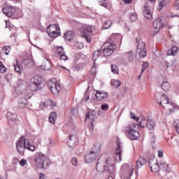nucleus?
<instances>
[{
	"mask_svg": "<svg viewBox=\"0 0 179 179\" xmlns=\"http://www.w3.org/2000/svg\"><path fill=\"white\" fill-rule=\"evenodd\" d=\"M142 127V128H147L150 131H155L156 127V122L153 120L148 119L147 120H143L138 124L131 123L124 127V132L130 141H138L141 138V134L137 130V128Z\"/></svg>",
	"mask_w": 179,
	"mask_h": 179,
	"instance_id": "nucleus-1",
	"label": "nucleus"
},
{
	"mask_svg": "<svg viewBox=\"0 0 179 179\" xmlns=\"http://www.w3.org/2000/svg\"><path fill=\"white\" fill-rule=\"evenodd\" d=\"M22 83L25 86V90H30L31 92H36L37 90H41L44 86H45V81L44 78L40 76H36L32 78L29 83H26L23 80H20L18 85H22Z\"/></svg>",
	"mask_w": 179,
	"mask_h": 179,
	"instance_id": "nucleus-2",
	"label": "nucleus"
},
{
	"mask_svg": "<svg viewBox=\"0 0 179 179\" xmlns=\"http://www.w3.org/2000/svg\"><path fill=\"white\" fill-rule=\"evenodd\" d=\"M101 158H99L96 163V169L98 173H106L107 176H112L113 173L115 171V161L113 159L109 158L108 159H106L103 164V170L101 169Z\"/></svg>",
	"mask_w": 179,
	"mask_h": 179,
	"instance_id": "nucleus-3",
	"label": "nucleus"
},
{
	"mask_svg": "<svg viewBox=\"0 0 179 179\" xmlns=\"http://www.w3.org/2000/svg\"><path fill=\"white\" fill-rule=\"evenodd\" d=\"M25 149L29 152H36V147L31 145L24 136H22L16 143V150L20 155H23Z\"/></svg>",
	"mask_w": 179,
	"mask_h": 179,
	"instance_id": "nucleus-4",
	"label": "nucleus"
},
{
	"mask_svg": "<svg viewBox=\"0 0 179 179\" xmlns=\"http://www.w3.org/2000/svg\"><path fill=\"white\" fill-rule=\"evenodd\" d=\"M15 92L17 94H24V97L18 101L20 107H24L27 104V100L31 99V92L27 91L26 85H23V83L18 84V85L15 87Z\"/></svg>",
	"mask_w": 179,
	"mask_h": 179,
	"instance_id": "nucleus-5",
	"label": "nucleus"
},
{
	"mask_svg": "<svg viewBox=\"0 0 179 179\" xmlns=\"http://www.w3.org/2000/svg\"><path fill=\"white\" fill-rule=\"evenodd\" d=\"M101 150V145L99 143H96L92 148V150L85 156V160L86 163H93L97 157H99V153Z\"/></svg>",
	"mask_w": 179,
	"mask_h": 179,
	"instance_id": "nucleus-6",
	"label": "nucleus"
},
{
	"mask_svg": "<svg viewBox=\"0 0 179 179\" xmlns=\"http://www.w3.org/2000/svg\"><path fill=\"white\" fill-rule=\"evenodd\" d=\"M48 86L50 90L55 96H58V94L61 92V85L57 82V79L52 78L48 82Z\"/></svg>",
	"mask_w": 179,
	"mask_h": 179,
	"instance_id": "nucleus-7",
	"label": "nucleus"
},
{
	"mask_svg": "<svg viewBox=\"0 0 179 179\" xmlns=\"http://www.w3.org/2000/svg\"><path fill=\"white\" fill-rule=\"evenodd\" d=\"M155 97L157 99V103L159 104V106L164 108H166V106L169 107V106L174 107L173 103H169V96H167L166 94H157Z\"/></svg>",
	"mask_w": 179,
	"mask_h": 179,
	"instance_id": "nucleus-8",
	"label": "nucleus"
},
{
	"mask_svg": "<svg viewBox=\"0 0 179 179\" xmlns=\"http://www.w3.org/2000/svg\"><path fill=\"white\" fill-rule=\"evenodd\" d=\"M47 157L41 152H38L35 155L34 163L37 167H42V169H47L45 166V161Z\"/></svg>",
	"mask_w": 179,
	"mask_h": 179,
	"instance_id": "nucleus-9",
	"label": "nucleus"
},
{
	"mask_svg": "<svg viewBox=\"0 0 179 179\" xmlns=\"http://www.w3.org/2000/svg\"><path fill=\"white\" fill-rule=\"evenodd\" d=\"M59 27L56 24H51L46 29L48 34L50 37H52L53 38L59 36Z\"/></svg>",
	"mask_w": 179,
	"mask_h": 179,
	"instance_id": "nucleus-10",
	"label": "nucleus"
},
{
	"mask_svg": "<svg viewBox=\"0 0 179 179\" xmlns=\"http://www.w3.org/2000/svg\"><path fill=\"white\" fill-rule=\"evenodd\" d=\"M103 55L105 57H110L114 52V50H115V45L111 43L106 42L102 45Z\"/></svg>",
	"mask_w": 179,
	"mask_h": 179,
	"instance_id": "nucleus-11",
	"label": "nucleus"
},
{
	"mask_svg": "<svg viewBox=\"0 0 179 179\" xmlns=\"http://www.w3.org/2000/svg\"><path fill=\"white\" fill-rule=\"evenodd\" d=\"M163 26H164V24H163L161 17H157L155 19L153 22V29L151 31L152 36L157 34V33H159V31L163 29Z\"/></svg>",
	"mask_w": 179,
	"mask_h": 179,
	"instance_id": "nucleus-12",
	"label": "nucleus"
},
{
	"mask_svg": "<svg viewBox=\"0 0 179 179\" xmlns=\"http://www.w3.org/2000/svg\"><path fill=\"white\" fill-rule=\"evenodd\" d=\"M136 42L137 43V53L139 55L141 58H145V57H146V49L145 48V43L142 41V40H139L138 38L136 39Z\"/></svg>",
	"mask_w": 179,
	"mask_h": 179,
	"instance_id": "nucleus-13",
	"label": "nucleus"
},
{
	"mask_svg": "<svg viewBox=\"0 0 179 179\" xmlns=\"http://www.w3.org/2000/svg\"><path fill=\"white\" fill-rule=\"evenodd\" d=\"M122 170L124 173L121 176L122 179H129L132 174H134V169L128 166L127 164H124L122 166Z\"/></svg>",
	"mask_w": 179,
	"mask_h": 179,
	"instance_id": "nucleus-14",
	"label": "nucleus"
},
{
	"mask_svg": "<svg viewBox=\"0 0 179 179\" xmlns=\"http://www.w3.org/2000/svg\"><path fill=\"white\" fill-rule=\"evenodd\" d=\"M2 12L6 16L10 17V16H13L15 13V7L10 4H6L3 6Z\"/></svg>",
	"mask_w": 179,
	"mask_h": 179,
	"instance_id": "nucleus-15",
	"label": "nucleus"
},
{
	"mask_svg": "<svg viewBox=\"0 0 179 179\" xmlns=\"http://www.w3.org/2000/svg\"><path fill=\"white\" fill-rule=\"evenodd\" d=\"M157 166H155L156 170L153 171V166L150 165L151 171H154L155 173H157V171H159V169H161V170H164V171H166L167 170V169H169V164H167V163H166V162L162 161V162H160V164H159V162H156Z\"/></svg>",
	"mask_w": 179,
	"mask_h": 179,
	"instance_id": "nucleus-16",
	"label": "nucleus"
},
{
	"mask_svg": "<svg viewBox=\"0 0 179 179\" xmlns=\"http://www.w3.org/2000/svg\"><path fill=\"white\" fill-rule=\"evenodd\" d=\"M78 143H79V141L76 135H70L66 142L67 146L69 148H75Z\"/></svg>",
	"mask_w": 179,
	"mask_h": 179,
	"instance_id": "nucleus-17",
	"label": "nucleus"
},
{
	"mask_svg": "<svg viewBox=\"0 0 179 179\" xmlns=\"http://www.w3.org/2000/svg\"><path fill=\"white\" fill-rule=\"evenodd\" d=\"M143 13L145 19H148V20L152 19V8H150V6H149V4L145 3L144 5V7L143 8Z\"/></svg>",
	"mask_w": 179,
	"mask_h": 179,
	"instance_id": "nucleus-18",
	"label": "nucleus"
},
{
	"mask_svg": "<svg viewBox=\"0 0 179 179\" xmlns=\"http://www.w3.org/2000/svg\"><path fill=\"white\" fill-rule=\"evenodd\" d=\"M56 49H57V54H59L62 61H68V59H69L68 56H66V54L65 53V50L62 46L56 47Z\"/></svg>",
	"mask_w": 179,
	"mask_h": 179,
	"instance_id": "nucleus-19",
	"label": "nucleus"
},
{
	"mask_svg": "<svg viewBox=\"0 0 179 179\" xmlns=\"http://www.w3.org/2000/svg\"><path fill=\"white\" fill-rule=\"evenodd\" d=\"M115 160L117 162H121V142L117 141V147L115 149Z\"/></svg>",
	"mask_w": 179,
	"mask_h": 179,
	"instance_id": "nucleus-20",
	"label": "nucleus"
},
{
	"mask_svg": "<svg viewBox=\"0 0 179 179\" xmlns=\"http://www.w3.org/2000/svg\"><path fill=\"white\" fill-rule=\"evenodd\" d=\"M7 118H8V122H10V121L12 122H14L15 124H16L17 122V115H16L15 113L8 112L7 113Z\"/></svg>",
	"mask_w": 179,
	"mask_h": 179,
	"instance_id": "nucleus-21",
	"label": "nucleus"
},
{
	"mask_svg": "<svg viewBox=\"0 0 179 179\" xmlns=\"http://www.w3.org/2000/svg\"><path fill=\"white\" fill-rule=\"evenodd\" d=\"M124 57L127 58L129 62H134V61L135 60V58H136V55H135L134 52L130 50L124 53Z\"/></svg>",
	"mask_w": 179,
	"mask_h": 179,
	"instance_id": "nucleus-22",
	"label": "nucleus"
},
{
	"mask_svg": "<svg viewBox=\"0 0 179 179\" xmlns=\"http://www.w3.org/2000/svg\"><path fill=\"white\" fill-rule=\"evenodd\" d=\"M146 164V159L142 157H140L138 159L136 162V170H139L141 167Z\"/></svg>",
	"mask_w": 179,
	"mask_h": 179,
	"instance_id": "nucleus-23",
	"label": "nucleus"
},
{
	"mask_svg": "<svg viewBox=\"0 0 179 179\" xmlns=\"http://www.w3.org/2000/svg\"><path fill=\"white\" fill-rule=\"evenodd\" d=\"M97 100H103V99H106L108 96V93L104 92L103 91L99 92L96 91V93L95 94Z\"/></svg>",
	"mask_w": 179,
	"mask_h": 179,
	"instance_id": "nucleus-24",
	"label": "nucleus"
},
{
	"mask_svg": "<svg viewBox=\"0 0 179 179\" xmlns=\"http://www.w3.org/2000/svg\"><path fill=\"white\" fill-rule=\"evenodd\" d=\"M178 54V47L173 46L171 49L168 50L167 55L174 56Z\"/></svg>",
	"mask_w": 179,
	"mask_h": 179,
	"instance_id": "nucleus-25",
	"label": "nucleus"
},
{
	"mask_svg": "<svg viewBox=\"0 0 179 179\" xmlns=\"http://www.w3.org/2000/svg\"><path fill=\"white\" fill-rule=\"evenodd\" d=\"M161 86L164 92H169L171 89V85L168 81L163 82Z\"/></svg>",
	"mask_w": 179,
	"mask_h": 179,
	"instance_id": "nucleus-26",
	"label": "nucleus"
},
{
	"mask_svg": "<svg viewBox=\"0 0 179 179\" xmlns=\"http://www.w3.org/2000/svg\"><path fill=\"white\" fill-rule=\"evenodd\" d=\"M73 37H75V33L72 31H69L64 34V38H66L67 41H71Z\"/></svg>",
	"mask_w": 179,
	"mask_h": 179,
	"instance_id": "nucleus-27",
	"label": "nucleus"
},
{
	"mask_svg": "<svg viewBox=\"0 0 179 179\" xmlns=\"http://www.w3.org/2000/svg\"><path fill=\"white\" fill-rule=\"evenodd\" d=\"M112 24L113 22L110 20H106L103 22L102 28L103 29V30H107V29H110V27H111Z\"/></svg>",
	"mask_w": 179,
	"mask_h": 179,
	"instance_id": "nucleus-28",
	"label": "nucleus"
},
{
	"mask_svg": "<svg viewBox=\"0 0 179 179\" xmlns=\"http://www.w3.org/2000/svg\"><path fill=\"white\" fill-rule=\"evenodd\" d=\"M100 54H101V50H96L94 52L93 61H94V68L98 66L97 65H96V61H97V59L99 58V57H100Z\"/></svg>",
	"mask_w": 179,
	"mask_h": 179,
	"instance_id": "nucleus-29",
	"label": "nucleus"
},
{
	"mask_svg": "<svg viewBox=\"0 0 179 179\" xmlns=\"http://www.w3.org/2000/svg\"><path fill=\"white\" fill-rule=\"evenodd\" d=\"M90 118L91 121H94L96 118V110H91L86 115V120Z\"/></svg>",
	"mask_w": 179,
	"mask_h": 179,
	"instance_id": "nucleus-30",
	"label": "nucleus"
},
{
	"mask_svg": "<svg viewBox=\"0 0 179 179\" xmlns=\"http://www.w3.org/2000/svg\"><path fill=\"white\" fill-rule=\"evenodd\" d=\"M122 36L120 34H113L110 38L109 40L110 41H117V40H122Z\"/></svg>",
	"mask_w": 179,
	"mask_h": 179,
	"instance_id": "nucleus-31",
	"label": "nucleus"
},
{
	"mask_svg": "<svg viewBox=\"0 0 179 179\" xmlns=\"http://www.w3.org/2000/svg\"><path fill=\"white\" fill-rule=\"evenodd\" d=\"M110 85L114 89H117V87H120V86H121V81L118 80H111Z\"/></svg>",
	"mask_w": 179,
	"mask_h": 179,
	"instance_id": "nucleus-32",
	"label": "nucleus"
},
{
	"mask_svg": "<svg viewBox=\"0 0 179 179\" xmlns=\"http://www.w3.org/2000/svg\"><path fill=\"white\" fill-rule=\"evenodd\" d=\"M84 33L85 34H92V32L93 31V28L92 26L90 25H85L83 27Z\"/></svg>",
	"mask_w": 179,
	"mask_h": 179,
	"instance_id": "nucleus-33",
	"label": "nucleus"
},
{
	"mask_svg": "<svg viewBox=\"0 0 179 179\" xmlns=\"http://www.w3.org/2000/svg\"><path fill=\"white\" fill-rule=\"evenodd\" d=\"M55 118H57V113L52 112L49 116V122H51V124H55Z\"/></svg>",
	"mask_w": 179,
	"mask_h": 179,
	"instance_id": "nucleus-34",
	"label": "nucleus"
},
{
	"mask_svg": "<svg viewBox=\"0 0 179 179\" xmlns=\"http://www.w3.org/2000/svg\"><path fill=\"white\" fill-rule=\"evenodd\" d=\"M158 10H162L166 5H167V2H166V0H158Z\"/></svg>",
	"mask_w": 179,
	"mask_h": 179,
	"instance_id": "nucleus-35",
	"label": "nucleus"
},
{
	"mask_svg": "<svg viewBox=\"0 0 179 179\" xmlns=\"http://www.w3.org/2000/svg\"><path fill=\"white\" fill-rule=\"evenodd\" d=\"M169 103L173 105V107H172L171 106H166L165 105V107L167 108V110H169L170 113H173V111H174V110H176V108H178V106H177V105L176 103H174L173 102L169 101Z\"/></svg>",
	"mask_w": 179,
	"mask_h": 179,
	"instance_id": "nucleus-36",
	"label": "nucleus"
},
{
	"mask_svg": "<svg viewBox=\"0 0 179 179\" xmlns=\"http://www.w3.org/2000/svg\"><path fill=\"white\" fill-rule=\"evenodd\" d=\"M173 127L175 128V130L179 134V120H174V122H173Z\"/></svg>",
	"mask_w": 179,
	"mask_h": 179,
	"instance_id": "nucleus-37",
	"label": "nucleus"
},
{
	"mask_svg": "<svg viewBox=\"0 0 179 179\" xmlns=\"http://www.w3.org/2000/svg\"><path fill=\"white\" fill-rule=\"evenodd\" d=\"M3 52H5L6 55H9L10 52V48L9 46H4L2 49Z\"/></svg>",
	"mask_w": 179,
	"mask_h": 179,
	"instance_id": "nucleus-38",
	"label": "nucleus"
},
{
	"mask_svg": "<svg viewBox=\"0 0 179 179\" xmlns=\"http://www.w3.org/2000/svg\"><path fill=\"white\" fill-rule=\"evenodd\" d=\"M110 106L107 103H103L101 106V109L102 111H108Z\"/></svg>",
	"mask_w": 179,
	"mask_h": 179,
	"instance_id": "nucleus-39",
	"label": "nucleus"
},
{
	"mask_svg": "<svg viewBox=\"0 0 179 179\" xmlns=\"http://www.w3.org/2000/svg\"><path fill=\"white\" fill-rule=\"evenodd\" d=\"M130 19L131 22H136V20H138V16L136 15V13H132L130 15Z\"/></svg>",
	"mask_w": 179,
	"mask_h": 179,
	"instance_id": "nucleus-40",
	"label": "nucleus"
},
{
	"mask_svg": "<svg viewBox=\"0 0 179 179\" xmlns=\"http://www.w3.org/2000/svg\"><path fill=\"white\" fill-rule=\"evenodd\" d=\"M82 37H83V38H85L87 43H90L92 41V38H90V37H89V36H87L85 34H83L81 35Z\"/></svg>",
	"mask_w": 179,
	"mask_h": 179,
	"instance_id": "nucleus-41",
	"label": "nucleus"
},
{
	"mask_svg": "<svg viewBox=\"0 0 179 179\" xmlns=\"http://www.w3.org/2000/svg\"><path fill=\"white\" fill-rule=\"evenodd\" d=\"M71 163H72L73 166H78V158L73 157L71 159Z\"/></svg>",
	"mask_w": 179,
	"mask_h": 179,
	"instance_id": "nucleus-42",
	"label": "nucleus"
},
{
	"mask_svg": "<svg viewBox=\"0 0 179 179\" xmlns=\"http://www.w3.org/2000/svg\"><path fill=\"white\" fill-rule=\"evenodd\" d=\"M75 45L77 48H80V50H82L83 48V43L80 42H76L75 43Z\"/></svg>",
	"mask_w": 179,
	"mask_h": 179,
	"instance_id": "nucleus-43",
	"label": "nucleus"
},
{
	"mask_svg": "<svg viewBox=\"0 0 179 179\" xmlns=\"http://www.w3.org/2000/svg\"><path fill=\"white\" fill-rule=\"evenodd\" d=\"M20 164L22 167H24V166H26V164H27V160L25 159H21V161L20 162Z\"/></svg>",
	"mask_w": 179,
	"mask_h": 179,
	"instance_id": "nucleus-44",
	"label": "nucleus"
},
{
	"mask_svg": "<svg viewBox=\"0 0 179 179\" xmlns=\"http://www.w3.org/2000/svg\"><path fill=\"white\" fill-rule=\"evenodd\" d=\"M99 5L101 6H103V8H107V2H106V0H101L99 2Z\"/></svg>",
	"mask_w": 179,
	"mask_h": 179,
	"instance_id": "nucleus-45",
	"label": "nucleus"
},
{
	"mask_svg": "<svg viewBox=\"0 0 179 179\" xmlns=\"http://www.w3.org/2000/svg\"><path fill=\"white\" fill-rule=\"evenodd\" d=\"M111 72L115 75H118V73H120V70H118V68H111Z\"/></svg>",
	"mask_w": 179,
	"mask_h": 179,
	"instance_id": "nucleus-46",
	"label": "nucleus"
},
{
	"mask_svg": "<svg viewBox=\"0 0 179 179\" xmlns=\"http://www.w3.org/2000/svg\"><path fill=\"white\" fill-rule=\"evenodd\" d=\"M131 118L132 120H134V121H136V122L139 121V117H136V115H135V114L134 113H131Z\"/></svg>",
	"mask_w": 179,
	"mask_h": 179,
	"instance_id": "nucleus-47",
	"label": "nucleus"
},
{
	"mask_svg": "<svg viewBox=\"0 0 179 179\" xmlns=\"http://www.w3.org/2000/svg\"><path fill=\"white\" fill-rule=\"evenodd\" d=\"M85 101H87V100H89V89L86 90L85 92Z\"/></svg>",
	"mask_w": 179,
	"mask_h": 179,
	"instance_id": "nucleus-48",
	"label": "nucleus"
},
{
	"mask_svg": "<svg viewBox=\"0 0 179 179\" xmlns=\"http://www.w3.org/2000/svg\"><path fill=\"white\" fill-rule=\"evenodd\" d=\"M15 72H17V73H22V72H23V68H15L14 69Z\"/></svg>",
	"mask_w": 179,
	"mask_h": 179,
	"instance_id": "nucleus-49",
	"label": "nucleus"
},
{
	"mask_svg": "<svg viewBox=\"0 0 179 179\" xmlns=\"http://www.w3.org/2000/svg\"><path fill=\"white\" fill-rule=\"evenodd\" d=\"M124 5H129L134 2V0H122Z\"/></svg>",
	"mask_w": 179,
	"mask_h": 179,
	"instance_id": "nucleus-50",
	"label": "nucleus"
},
{
	"mask_svg": "<svg viewBox=\"0 0 179 179\" xmlns=\"http://www.w3.org/2000/svg\"><path fill=\"white\" fill-rule=\"evenodd\" d=\"M38 178L39 179H45V174L43 173H40L38 175Z\"/></svg>",
	"mask_w": 179,
	"mask_h": 179,
	"instance_id": "nucleus-51",
	"label": "nucleus"
},
{
	"mask_svg": "<svg viewBox=\"0 0 179 179\" xmlns=\"http://www.w3.org/2000/svg\"><path fill=\"white\" fill-rule=\"evenodd\" d=\"M14 68H20V66L19 65V60L15 59V63H14Z\"/></svg>",
	"mask_w": 179,
	"mask_h": 179,
	"instance_id": "nucleus-52",
	"label": "nucleus"
},
{
	"mask_svg": "<svg viewBox=\"0 0 179 179\" xmlns=\"http://www.w3.org/2000/svg\"><path fill=\"white\" fill-rule=\"evenodd\" d=\"M71 111L73 115H76V114H78V110H76V108H71Z\"/></svg>",
	"mask_w": 179,
	"mask_h": 179,
	"instance_id": "nucleus-53",
	"label": "nucleus"
},
{
	"mask_svg": "<svg viewBox=\"0 0 179 179\" xmlns=\"http://www.w3.org/2000/svg\"><path fill=\"white\" fill-rule=\"evenodd\" d=\"M94 120H91V127H90V131H93L94 129Z\"/></svg>",
	"mask_w": 179,
	"mask_h": 179,
	"instance_id": "nucleus-54",
	"label": "nucleus"
},
{
	"mask_svg": "<svg viewBox=\"0 0 179 179\" xmlns=\"http://www.w3.org/2000/svg\"><path fill=\"white\" fill-rule=\"evenodd\" d=\"M7 69L6 68H0V73H5L6 72Z\"/></svg>",
	"mask_w": 179,
	"mask_h": 179,
	"instance_id": "nucleus-55",
	"label": "nucleus"
},
{
	"mask_svg": "<svg viewBox=\"0 0 179 179\" xmlns=\"http://www.w3.org/2000/svg\"><path fill=\"white\" fill-rule=\"evenodd\" d=\"M158 157H163V150H159L158 151Z\"/></svg>",
	"mask_w": 179,
	"mask_h": 179,
	"instance_id": "nucleus-56",
	"label": "nucleus"
},
{
	"mask_svg": "<svg viewBox=\"0 0 179 179\" xmlns=\"http://www.w3.org/2000/svg\"><path fill=\"white\" fill-rule=\"evenodd\" d=\"M149 66V62H145L143 64V68H148Z\"/></svg>",
	"mask_w": 179,
	"mask_h": 179,
	"instance_id": "nucleus-57",
	"label": "nucleus"
},
{
	"mask_svg": "<svg viewBox=\"0 0 179 179\" xmlns=\"http://www.w3.org/2000/svg\"><path fill=\"white\" fill-rule=\"evenodd\" d=\"M45 106V103L44 102L41 103L39 105L40 108H44V106Z\"/></svg>",
	"mask_w": 179,
	"mask_h": 179,
	"instance_id": "nucleus-58",
	"label": "nucleus"
},
{
	"mask_svg": "<svg viewBox=\"0 0 179 179\" xmlns=\"http://www.w3.org/2000/svg\"><path fill=\"white\" fill-rule=\"evenodd\" d=\"M175 7H176V9L178 10L179 9V3L178 2H176L175 3Z\"/></svg>",
	"mask_w": 179,
	"mask_h": 179,
	"instance_id": "nucleus-59",
	"label": "nucleus"
},
{
	"mask_svg": "<svg viewBox=\"0 0 179 179\" xmlns=\"http://www.w3.org/2000/svg\"><path fill=\"white\" fill-rule=\"evenodd\" d=\"M164 66H166V68H169V62H164Z\"/></svg>",
	"mask_w": 179,
	"mask_h": 179,
	"instance_id": "nucleus-60",
	"label": "nucleus"
},
{
	"mask_svg": "<svg viewBox=\"0 0 179 179\" xmlns=\"http://www.w3.org/2000/svg\"><path fill=\"white\" fill-rule=\"evenodd\" d=\"M50 146H54L55 145V141H50Z\"/></svg>",
	"mask_w": 179,
	"mask_h": 179,
	"instance_id": "nucleus-61",
	"label": "nucleus"
},
{
	"mask_svg": "<svg viewBox=\"0 0 179 179\" xmlns=\"http://www.w3.org/2000/svg\"><path fill=\"white\" fill-rule=\"evenodd\" d=\"M50 103H51L52 106H57V103L55 102H54L53 101H50Z\"/></svg>",
	"mask_w": 179,
	"mask_h": 179,
	"instance_id": "nucleus-62",
	"label": "nucleus"
},
{
	"mask_svg": "<svg viewBox=\"0 0 179 179\" xmlns=\"http://www.w3.org/2000/svg\"><path fill=\"white\" fill-rule=\"evenodd\" d=\"M0 68H5V66H3V64L0 62Z\"/></svg>",
	"mask_w": 179,
	"mask_h": 179,
	"instance_id": "nucleus-63",
	"label": "nucleus"
},
{
	"mask_svg": "<svg viewBox=\"0 0 179 179\" xmlns=\"http://www.w3.org/2000/svg\"><path fill=\"white\" fill-rule=\"evenodd\" d=\"M107 179H114V178L113 176H108Z\"/></svg>",
	"mask_w": 179,
	"mask_h": 179,
	"instance_id": "nucleus-64",
	"label": "nucleus"
}]
</instances>
